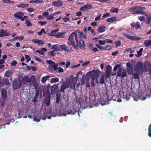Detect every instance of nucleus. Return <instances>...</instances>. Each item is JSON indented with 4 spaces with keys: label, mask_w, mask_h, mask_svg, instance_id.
<instances>
[{
    "label": "nucleus",
    "mask_w": 151,
    "mask_h": 151,
    "mask_svg": "<svg viewBox=\"0 0 151 151\" xmlns=\"http://www.w3.org/2000/svg\"><path fill=\"white\" fill-rule=\"evenodd\" d=\"M101 72L99 70H93L92 71H89L86 74V85L87 87H89L90 84L89 80L91 78V75L92 80H95L96 79V82L97 83H99L98 78L100 77Z\"/></svg>",
    "instance_id": "f257e3e1"
},
{
    "label": "nucleus",
    "mask_w": 151,
    "mask_h": 151,
    "mask_svg": "<svg viewBox=\"0 0 151 151\" xmlns=\"http://www.w3.org/2000/svg\"><path fill=\"white\" fill-rule=\"evenodd\" d=\"M121 67V65L119 64H117L116 65L114 66L113 69L114 72L112 73H111V67L109 65H107L106 66V71L105 74L106 77V80H107V79L109 78L111 75V76L115 75L116 74V71L117 69Z\"/></svg>",
    "instance_id": "f03ea898"
},
{
    "label": "nucleus",
    "mask_w": 151,
    "mask_h": 151,
    "mask_svg": "<svg viewBox=\"0 0 151 151\" xmlns=\"http://www.w3.org/2000/svg\"><path fill=\"white\" fill-rule=\"evenodd\" d=\"M77 31H75L71 34L68 38L67 43L68 45H72L75 49L77 50L79 49L78 47L76 45L74 38V37H75V39L76 40V35L78 36Z\"/></svg>",
    "instance_id": "7ed1b4c3"
},
{
    "label": "nucleus",
    "mask_w": 151,
    "mask_h": 151,
    "mask_svg": "<svg viewBox=\"0 0 151 151\" xmlns=\"http://www.w3.org/2000/svg\"><path fill=\"white\" fill-rule=\"evenodd\" d=\"M46 63L48 65V69L49 71L53 72L56 71L58 69V64L54 62L47 60Z\"/></svg>",
    "instance_id": "20e7f679"
},
{
    "label": "nucleus",
    "mask_w": 151,
    "mask_h": 151,
    "mask_svg": "<svg viewBox=\"0 0 151 151\" xmlns=\"http://www.w3.org/2000/svg\"><path fill=\"white\" fill-rule=\"evenodd\" d=\"M35 79V76H32L30 78H29L27 76H24L23 79L21 80L22 85L24 86H30L32 85L33 81L32 80H34Z\"/></svg>",
    "instance_id": "39448f33"
},
{
    "label": "nucleus",
    "mask_w": 151,
    "mask_h": 151,
    "mask_svg": "<svg viewBox=\"0 0 151 151\" xmlns=\"http://www.w3.org/2000/svg\"><path fill=\"white\" fill-rule=\"evenodd\" d=\"M66 81L71 88L74 89L75 88L77 83L76 77L74 78L73 76H70L69 80Z\"/></svg>",
    "instance_id": "423d86ee"
},
{
    "label": "nucleus",
    "mask_w": 151,
    "mask_h": 151,
    "mask_svg": "<svg viewBox=\"0 0 151 151\" xmlns=\"http://www.w3.org/2000/svg\"><path fill=\"white\" fill-rule=\"evenodd\" d=\"M147 98L146 94L140 92L135 93L133 96V98L134 101H137L138 100L140 99L142 100H145Z\"/></svg>",
    "instance_id": "0eeeda50"
},
{
    "label": "nucleus",
    "mask_w": 151,
    "mask_h": 151,
    "mask_svg": "<svg viewBox=\"0 0 151 151\" xmlns=\"http://www.w3.org/2000/svg\"><path fill=\"white\" fill-rule=\"evenodd\" d=\"M134 70L136 72L141 73L142 71H145L146 70V69H143V66L142 63L140 62H138L136 65L134 66Z\"/></svg>",
    "instance_id": "6e6552de"
},
{
    "label": "nucleus",
    "mask_w": 151,
    "mask_h": 151,
    "mask_svg": "<svg viewBox=\"0 0 151 151\" xmlns=\"http://www.w3.org/2000/svg\"><path fill=\"white\" fill-rule=\"evenodd\" d=\"M1 105L4 106V101L6 100L7 97V93L6 90L2 89L1 90Z\"/></svg>",
    "instance_id": "1a4fd4ad"
},
{
    "label": "nucleus",
    "mask_w": 151,
    "mask_h": 151,
    "mask_svg": "<svg viewBox=\"0 0 151 151\" xmlns=\"http://www.w3.org/2000/svg\"><path fill=\"white\" fill-rule=\"evenodd\" d=\"M78 36H76V41L77 44V46L82 49H84L85 47V44L84 42L81 39L79 40H78Z\"/></svg>",
    "instance_id": "9d476101"
},
{
    "label": "nucleus",
    "mask_w": 151,
    "mask_h": 151,
    "mask_svg": "<svg viewBox=\"0 0 151 151\" xmlns=\"http://www.w3.org/2000/svg\"><path fill=\"white\" fill-rule=\"evenodd\" d=\"M118 70L117 76L119 77L122 76L124 78L126 76L127 72L125 69L123 68L119 67Z\"/></svg>",
    "instance_id": "9b49d317"
},
{
    "label": "nucleus",
    "mask_w": 151,
    "mask_h": 151,
    "mask_svg": "<svg viewBox=\"0 0 151 151\" xmlns=\"http://www.w3.org/2000/svg\"><path fill=\"white\" fill-rule=\"evenodd\" d=\"M22 85L21 80L19 79L14 81L13 82V86L14 89L20 88Z\"/></svg>",
    "instance_id": "f8f14e48"
},
{
    "label": "nucleus",
    "mask_w": 151,
    "mask_h": 151,
    "mask_svg": "<svg viewBox=\"0 0 151 151\" xmlns=\"http://www.w3.org/2000/svg\"><path fill=\"white\" fill-rule=\"evenodd\" d=\"M127 70L129 75H131L133 73V66L129 62H128L126 63Z\"/></svg>",
    "instance_id": "ddd939ff"
},
{
    "label": "nucleus",
    "mask_w": 151,
    "mask_h": 151,
    "mask_svg": "<svg viewBox=\"0 0 151 151\" xmlns=\"http://www.w3.org/2000/svg\"><path fill=\"white\" fill-rule=\"evenodd\" d=\"M123 35L128 39L133 40H138L141 39V38L139 37H136L134 36H131L128 34L124 33Z\"/></svg>",
    "instance_id": "4468645a"
},
{
    "label": "nucleus",
    "mask_w": 151,
    "mask_h": 151,
    "mask_svg": "<svg viewBox=\"0 0 151 151\" xmlns=\"http://www.w3.org/2000/svg\"><path fill=\"white\" fill-rule=\"evenodd\" d=\"M63 4L62 1L59 0L54 1L52 3V5L53 6L57 7L62 6Z\"/></svg>",
    "instance_id": "2eb2a0df"
},
{
    "label": "nucleus",
    "mask_w": 151,
    "mask_h": 151,
    "mask_svg": "<svg viewBox=\"0 0 151 151\" xmlns=\"http://www.w3.org/2000/svg\"><path fill=\"white\" fill-rule=\"evenodd\" d=\"M9 32H7L6 31L3 29H0V37L10 35Z\"/></svg>",
    "instance_id": "dca6fc26"
},
{
    "label": "nucleus",
    "mask_w": 151,
    "mask_h": 151,
    "mask_svg": "<svg viewBox=\"0 0 151 151\" xmlns=\"http://www.w3.org/2000/svg\"><path fill=\"white\" fill-rule=\"evenodd\" d=\"M92 5L90 4H87L82 6L81 8V10L82 11H84L91 9Z\"/></svg>",
    "instance_id": "f3484780"
},
{
    "label": "nucleus",
    "mask_w": 151,
    "mask_h": 151,
    "mask_svg": "<svg viewBox=\"0 0 151 151\" xmlns=\"http://www.w3.org/2000/svg\"><path fill=\"white\" fill-rule=\"evenodd\" d=\"M69 87L67 81L66 82H64L63 83L61 87L60 91L62 92H63L65 89Z\"/></svg>",
    "instance_id": "a211bd4d"
},
{
    "label": "nucleus",
    "mask_w": 151,
    "mask_h": 151,
    "mask_svg": "<svg viewBox=\"0 0 151 151\" xmlns=\"http://www.w3.org/2000/svg\"><path fill=\"white\" fill-rule=\"evenodd\" d=\"M32 42L35 43H37L39 45H41L45 44L44 41L41 40L33 39L32 40Z\"/></svg>",
    "instance_id": "6ab92c4d"
},
{
    "label": "nucleus",
    "mask_w": 151,
    "mask_h": 151,
    "mask_svg": "<svg viewBox=\"0 0 151 151\" xmlns=\"http://www.w3.org/2000/svg\"><path fill=\"white\" fill-rule=\"evenodd\" d=\"M132 27L133 28H135L136 29H137L141 27V25L140 23L138 22H133L131 24Z\"/></svg>",
    "instance_id": "aec40b11"
},
{
    "label": "nucleus",
    "mask_w": 151,
    "mask_h": 151,
    "mask_svg": "<svg viewBox=\"0 0 151 151\" xmlns=\"http://www.w3.org/2000/svg\"><path fill=\"white\" fill-rule=\"evenodd\" d=\"M59 31V29H57L56 30H52L51 32L48 34V35L49 36H55L57 37L58 35V31Z\"/></svg>",
    "instance_id": "412c9836"
},
{
    "label": "nucleus",
    "mask_w": 151,
    "mask_h": 151,
    "mask_svg": "<svg viewBox=\"0 0 151 151\" xmlns=\"http://www.w3.org/2000/svg\"><path fill=\"white\" fill-rule=\"evenodd\" d=\"M61 48L67 52H69L71 50V48L63 44L60 46Z\"/></svg>",
    "instance_id": "4be33fe9"
},
{
    "label": "nucleus",
    "mask_w": 151,
    "mask_h": 151,
    "mask_svg": "<svg viewBox=\"0 0 151 151\" xmlns=\"http://www.w3.org/2000/svg\"><path fill=\"white\" fill-rule=\"evenodd\" d=\"M47 50L45 48H43L41 50H37L36 51V52L41 54L42 55H44L45 54V52H46Z\"/></svg>",
    "instance_id": "5701e85b"
},
{
    "label": "nucleus",
    "mask_w": 151,
    "mask_h": 151,
    "mask_svg": "<svg viewBox=\"0 0 151 151\" xmlns=\"http://www.w3.org/2000/svg\"><path fill=\"white\" fill-rule=\"evenodd\" d=\"M98 31L100 32H103L106 30V27L103 25H100L98 29Z\"/></svg>",
    "instance_id": "b1692460"
},
{
    "label": "nucleus",
    "mask_w": 151,
    "mask_h": 151,
    "mask_svg": "<svg viewBox=\"0 0 151 151\" xmlns=\"http://www.w3.org/2000/svg\"><path fill=\"white\" fill-rule=\"evenodd\" d=\"M145 16L147 18V19L145 20V22L147 24L150 23L151 21V15L150 14H145Z\"/></svg>",
    "instance_id": "393cba45"
},
{
    "label": "nucleus",
    "mask_w": 151,
    "mask_h": 151,
    "mask_svg": "<svg viewBox=\"0 0 151 151\" xmlns=\"http://www.w3.org/2000/svg\"><path fill=\"white\" fill-rule=\"evenodd\" d=\"M23 15V14L21 12H19L16 13L14 15V16L17 19H19L22 17Z\"/></svg>",
    "instance_id": "a878e982"
},
{
    "label": "nucleus",
    "mask_w": 151,
    "mask_h": 151,
    "mask_svg": "<svg viewBox=\"0 0 151 151\" xmlns=\"http://www.w3.org/2000/svg\"><path fill=\"white\" fill-rule=\"evenodd\" d=\"M51 49L53 50L54 51H58L60 50V45L58 44L54 45L52 46Z\"/></svg>",
    "instance_id": "bb28decb"
},
{
    "label": "nucleus",
    "mask_w": 151,
    "mask_h": 151,
    "mask_svg": "<svg viewBox=\"0 0 151 151\" xmlns=\"http://www.w3.org/2000/svg\"><path fill=\"white\" fill-rule=\"evenodd\" d=\"M116 19L117 18L116 17H114L107 19H106V21L108 22H112L114 21H116Z\"/></svg>",
    "instance_id": "cd10ccee"
},
{
    "label": "nucleus",
    "mask_w": 151,
    "mask_h": 151,
    "mask_svg": "<svg viewBox=\"0 0 151 151\" xmlns=\"http://www.w3.org/2000/svg\"><path fill=\"white\" fill-rule=\"evenodd\" d=\"M144 44L145 47H146L151 46V39L145 40Z\"/></svg>",
    "instance_id": "c85d7f7f"
},
{
    "label": "nucleus",
    "mask_w": 151,
    "mask_h": 151,
    "mask_svg": "<svg viewBox=\"0 0 151 151\" xmlns=\"http://www.w3.org/2000/svg\"><path fill=\"white\" fill-rule=\"evenodd\" d=\"M146 9V8L144 7L140 6H134L132 7V8L130 9V10L133 9H137V10H144Z\"/></svg>",
    "instance_id": "c756f323"
},
{
    "label": "nucleus",
    "mask_w": 151,
    "mask_h": 151,
    "mask_svg": "<svg viewBox=\"0 0 151 151\" xmlns=\"http://www.w3.org/2000/svg\"><path fill=\"white\" fill-rule=\"evenodd\" d=\"M67 112L68 114L73 115L76 113V111L73 109H70L67 111Z\"/></svg>",
    "instance_id": "7c9ffc66"
},
{
    "label": "nucleus",
    "mask_w": 151,
    "mask_h": 151,
    "mask_svg": "<svg viewBox=\"0 0 151 151\" xmlns=\"http://www.w3.org/2000/svg\"><path fill=\"white\" fill-rule=\"evenodd\" d=\"M58 88V86L56 85H53L52 88V90L51 91V94L54 93L57 90Z\"/></svg>",
    "instance_id": "2f4dec72"
},
{
    "label": "nucleus",
    "mask_w": 151,
    "mask_h": 151,
    "mask_svg": "<svg viewBox=\"0 0 151 151\" xmlns=\"http://www.w3.org/2000/svg\"><path fill=\"white\" fill-rule=\"evenodd\" d=\"M86 82V77L85 75H83L81 78V84L82 85H84L85 82Z\"/></svg>",
    "instance_id": "473e14b6"
},
{
    "label": "nucleus",
    "mask_w": 151,
    "mask_h": 151,
    "mask_svg": "<svg viewBox=\"0 0 151 151\" xmlns=\"http://www.w3.org/2000/svg\"><path fill=\"white\" fill-rule=\"evenodd\" d=\"M50 78V75H47L43 77L41 80L42 82V83H45L47 80H48Z\"/></svg>",
    "instance_id": "72a5a7b5"
},
{
    "label": "nucleus",
    "mask_w": 151,
    "mask_h": 151,
    "mask_svg": "<svg viewBox=\"0 0 151 151\" xmlns=\"http://www.w3.org/2000/svg\"><path fill=\"white\" fill-rule=\"evenodd\" d=\"M29 6L28 4H25V3H21L17 5V7H18L21 8H26L28 7Z\"/></svg>",
    "instance_id": "f704fd0d"
},
{
    "label": "nucleus",
    "mask_w": 151,
    "mask_h": 151,
    "mask_svg": "<svg viewBox=\"0 0 151 151\" xmlns=\"http://www.w3.org/2000/svg\"><path fill=\"white\" fill-rule=\"evenodd\" d=\"M143 48H141L140 49L139 51H137V54L135 55V56L137 57H139L140 56L142 55V52L143 51Z\"/></svg>",
    "instance_id": "c9c22d12"
},
{
    "label": "nucleus",
    "mask_w": 151,
    "mask_h": 151,
    "mask_svg": "<svg viewBox=\"0 0 151 151\" xmlns=\"http://www.w3.org/2000/svg\"><path fill=\"white\" fill-rule=\"evenodd\" d=\"M105 76L104 74H102L101 75V77L100 78L99 82L101 84H103L105 82Z\"/></svg>",
    "instance_id": "e433bc0d"
},
{
    "label": "nucleus",
    "mask_w": 151,
    "mask_h": 151,
    "mask_svg": "<svg viewBox=\"0 0 151 151\" xmlns=\"http://www.w3.org/2000/svg\"><path fill=\"white\" fill-rule=\"evenodd\" d=\"M119 9L118 8L114 7L112 8L110 10V12L112 13H117Z\"/></svg>",
    "instance_id": "4c0bfd02"
},
{
    "label": "nucleus",
    "mask_w": 151,
    "mask_h": 151,
    "mask_svg": "<svg viewBox=\"0 0 151 151\" xmlns=\"http://www.w3.org/2000/svg\"><path fill=\"white\" fill-rule=\"evenodd\" d=\"M131 97V95H130L129 93H126L125 95H124V98L126 100L128 101L129 100Z\"/></svg>",
    "instance_id": "58836bf2"
},
{
    "label": "nucleus",
    "mask_w": 151,
    "mask_h": 151,
    "mask_svg": "<svg viewBox=\"0 0 151 151\" xmlns=\"http://www.w3.org/2000/svg\"><path fill=\"white\" fill-rule=\"evenodd\" d=\"M54 13L50 14L48 16L47 19L50 20L53 19L54 18Z\"/></svg>",
    "instance_id": "ea45409f"
},
{
    "label": "nucleus",
    "mask_w": 151,
    "mask_h": 151,
    "mask_svg": "<svg viewBox=\"0 0 151 151\" xmlns=\"http://www.w3.org/2000/svg\"><path fill=\"white\" fill-rule=\"evenodd\" d=\"M43 2V1L42 0H35V1L34 0H31L30 1L29 3H34L36 4H38L40 3H42Z\"/></svg>",
    "instance_id": "a19ab883"
},
{
    "label": "nucleus",
    "mask_w": 151,
    "mask_h": 151,
    "mask_svg": "<svg viewBox=\"0 0 151 151\" xmlns=\"http://www.w3.org/2000/svg\"><path fill=\"white\" fill-rule=\"evenodd\" d=\"M59 81V79L58 78H52L51 79L50 82L51 83H54L58 82Z\"/></svg>",
    "instance_id": "79ce46f5"
},
{
    "label": "nucleus",
    "mask_w": 151,
    "mask_h": 151,
    "mask_svg": "<svg viewBox=\"0 0 151 151\" xmlns=\"http://www.w3.org/2000/svg\"><path fill=\"white\" fill-rule=\"evenodd\" d=\"M25 23L26 25L28 26H31L32 25V23L28 19H26L25 20Z\"/></svg>",
    "instance_id": "37998d69"
},
{
    "label": "nucleus",
    "mask_w": 151,
    "mask_h": 151,
    "mask_svg": "<svg viewBox=\"0 0 151 151\" xmlns=\"http://www.w3.org/2000/svg\"><path fill=\"white\" fill-rule=\"evenodd\" d=\"M132 8H130L129 9V11L130 12H131L132 14H138L139 11L136 10H138L137 9H133L131 11L130 10V9H131Z\"/></svg>",
    "instance_id": "c03bdc74"
},
{
    "label": "nucleus",
    "mask_w": 151,
    "mask_h": 151,
    "mask_svg": "<svg viewBox=\"0 0 151 151\" xmlns=\"http://www.w3.org/2000/svg\"><path fill=\"white\" fill-rule=\"evenodd\" d=\"M50 98H46L45 99V101L46 103V105L47 106H49L50 104Z\"/></svg>",
    "instance_id": "a18cd8bd"
},
{
    "label": "nucleus",
    "mask_w": 151,
    "mask_h": 151,
    "mask_svg": "<svg viewBox=\"0 0 151 151\" xmlns=\"http://www.w3.org/2000/svg\"><path fill=\"white\" fill-rule=\"evenodd\" d=\"M65 32H62L60 34L58 33L57 37L63 38L65 36Z\"/></svg>",
    "instance_id": "49530a36"
},
{
    "label": "nucleus",
    "mask_w": 151,
    "mask_h": 151,
    "mask_svg": "<svg viewBox=\"0 0 151 151\" xmlns=\"http://www.w3.org/2000/svg\"><path fill=\"white\" fill-rule=\"evenodd\" d=\"M11 73V71L9 70H7L5 72L4 74V76L6 77H8L9 76Z\"/></svg>",
    "instance_id": "de8ad7c7"
},
{
    "label": "nucleus",
    "mask_w": 151,
    "mask_h": 151,
    "mask_svg": "<svg viewBox=\"0 0 151 151\" xmlns=\"http://www.w3.org/2000/svg\"><path fill=\"white\" fill-rule=\"evenodd\" d=\"M76 31H77V33L78 32V33L79 34L80 37L81 38H82L84 35L83 32H82L78 30H76Z\"/></svg>",
    "instance_id": "09e8293b"
},
{
    "label": "nucleus",
    "mask_w": 151,
    "mask_h": 151,
    "mask_svg": "<svg viewBox=\"0 0 151 151\" xmlns=\"http://www.w3.org/2000/svg\"><path fill=\"white\" fill-rule=\"evenodd\" d=\"M43 32L44 33V34L45 33V29L44 28H42V29L41 31H40V32H37V33H38V34L40 36L42 34Z\"/></svg>",
    "instance_id": "8fccbe9b"
},
{
    "label": "nucleus",
    "mask_w": 151,
    "mask_h": 151,
    "mask_svg": "<svg viewBox=\"0 0 151 151\" xmlns=\"http://www.w3.org/2000/svg\"><path fill=\"white\" fill-rule=\"evenodd\" d=\"M138 73L137 72H136V73H134L133 76L134 78L135 79H138L139 78V73Z\"/></svg>",
    "instance_id": "3c124183"
},
{
    "label": "nucleus",
    "mask_w": 151,
    "mask_h": 151,
    "mask_svg": "<svg viewBox=\"0 0 151 151\" xmlns=\"http://www.w3.org/2000/svg\"><path fill=\"white\" fill-rule=\"evenodd\" d=\"M59 115L61 116H66V112H64L63 111H60V112Z\"/></svg>",
    "instance_id": "603ef678"
},
{
    "label": "nucleus",
    "mask_w": 151,
    "mask_h": 151,
    "mask_svg": "<svg viewBox=\"0 0 151 151\" xmlns=\"http://www.w3.org/2000/svg\"><path fill=\"white\" fill-rule=\"evenodd\" d=\"M148 134L149 136L151 137V124H150L149 127Z\"/></svg>",
    "instance_id": "864d4df0"
},
{
    "label": "nucleus",
    "mask_w": 151,
    "mask_h": 151,
    "mask_svg": "<svg viewBox=\"0 0 151 151\" xmlns=\"http://www.w3.org/2000/svg\"><path fill=\"white\" fill-rule=\"evenodd\" d=\"M90 61H87L84 62L82 65V66H85L88 65L90 63Z\"/></svg>",
    "instance_id": "5fc2aeb1"
},
{
    "label": "nucleus",
    "mask_w": 151,
    "mask_h": 151,
    "mask_svg": "<svg viewBox=\"0 0 151 151\" xmlns=\"http://www.w3.org/2000/svg\"><path fill=\"white\" fill-rule=\"evenodd\" d=\"M49 14V13L47 11L44 12L43 14V16H44L45 17H46L47 19V17L48 16Z\"/></svg>",
    "instance_id": "6e6d98bb"
},
{
    "label": "nucleus",
    "mask_w": 151,
    "mask_h": 151,
    "mask_svg": "<svg viewBox=\"0 0 151 151\" xmlns=\"http://www.w3.org/2000/svg\"><path fill=\"white\" fill-rule=\"evenodd\" d=\"M4 3H12L13 2L9 0H1Z\"/></svg>",
    "instance_id": "4d7b16f0"
},
{
    "label": "nucleus",
    "mask_w": 151,
    "mask_h": 151,
    "mask_svg": "<svg viewBox=\"0 0 151 151\" xmlns=\"http://www.w3.org/2000/svg\"><path fill=\"white\" fill-rule=\"evenodd\" d=\"M99 43L100 45H104L106 43V41L105 40L102 41L100 40L99 41Z\"/></svg>",
    "instance_id": "13d9d810"
},
{
    "label": "nucleus",
    "mask_w": 151,
    "mask_h": 151,
    "mask_svg": "<svg viewBox=\"0 0 151 151\" xmlns=\"http://www.w3.org/2000/svg\"><path fill=\"white\" fill-rule=\"evenodd\" d=\"M25 58L26 59H27V60H26V61L28 62L31 59L29 58V56L28 55H25Z\"/></svg>",
    "instance_id": "bf43d9fd"
},
{
    "label": "nucleus",
    "mask_w": 151,
    "mask_h": 151,
    "mask_svg": "<svg viewBox=\"0 0 151 151\" xmlns=\"http://www.w3.org/2000/svg\"><path fill=\"white\" fill-rule=\"evenodd\" d=\"M110 15V13L109 12L106 13H105L103 16V17L104 18H106L109 16Z\"/></svg>",
    "instance_id": "052dcab7"
},
{
    "label": "nucleus",
    "mask_w": 151,
    "mask_h": 151,
    "mask_svg": "<svg viewBox=\"0 0 151 151\" xmlns=\"http://www.w3.org/2000/svg\"><path fill=\"white\" fill-rule=\"evenodd\" d=\"M35 9L33 8H28L27 9V11L29 12H34Z\"/></svg>",
    "instance_id": "680f3d73"
},
{
    "label": "nucleus",
    "mask_w": 151,
    "mask_h": 151,
    "mask_svg": "<svg viewBox=\"0 0 151 151\" xmlns=\"http://www.w3.org/2000/svg\"><path fill=\"white\" fill-rule=\"evenodd\" d=\"M112 47L111 45H107L106 46V48L104 49L106 50H110L111 49Z\"/></svg>",
    "instance_id": "e2e57ef3"
},
{
    "label": "nucleus",
    "mask_w": 151,
    "mask_h": 151,
    "mask_svg": "<svg viewBox=\"0 0 151 151\" xmlns=\"http://www.w3.org/2000/svg\"><path fill=\"white\" fill-rule=\"evenodd\" d=\"M38 23L41 25H43L45 24H46L47 22L45 21H39Z\"/></svg>",
    "instance_id": "0e129e2a"
},
{
    "label": "nucleus",
    "mask_w": 151,
    "mask_h": 151,
    "mask_svg": "<svg viewBox=\"0 0 151 151\" xmlns=\"http://www.w3.org/2000/svg\"><path fill=\"white\" fill-rule=\"evenodd\" d=\"M138 18L139 20L141 21H144L145 20V18L143 16H139Z\"/></svg>",
    "instance_id": "69168bd1"
},
{
    "label": "nucleus",
    "mask_w": 151,
    "mask_h": 151,
    "mask_svg": "<svg viewBox=\"0 0 151 151\" xmlns=\"http://www.w3.org/2000/svg\"><path fill=\"white\" fill-rule=\"evenodd\" d=\"M60 96H58V94H57V97L56 98V101L58 103H59L60 102Z\"/></svg>",
    "instance_id": "338daca9"
},
{
    "label": "nucleus",
    "mask_w": 151,
    "mask_h": 151,
    "mask_svg": "<svg viewBox=\"0 0 151 151\" xmlns=\"http://www.w3.org/2000/svg\"><path fill=\"white\" fill-rule=\"evenodd\" d=\"M62 19H63V21L66 22H67L70 21L69 17L62 18Z\"/></svg>",
    "instance_id": "774afa93"
}]
</instances>
